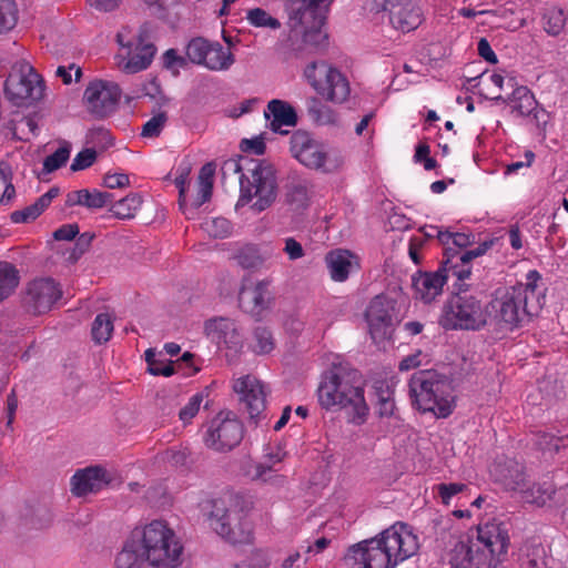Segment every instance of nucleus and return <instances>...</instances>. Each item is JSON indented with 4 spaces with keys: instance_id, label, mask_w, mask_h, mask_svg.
<instances>
[{
    "instance_id": "1",
    "label": "nucleus",
    "mask_w": 568,
    "mask_h": 568,
    "mask_svg": "<svg viewBox=\"0 0 568 568\" xmlns=\"http://www.w3.org/2000/svg\"><path fill=\"white\" fill-rule=\"evenodd\" d=\"M417 550V536L408 525L396 523L378 537L351 546L343 560L347 568H395Z\"/></svg>"
},
{
    "instance_id": "2",
    "label": "nucleus",
    "mask_w": 568,
    "mask_h": 568,
    "mask_svg": "<svg viewBox=\"0 0 568 568\" xmlns=\"http://www.w3.org/2000/svg\"><path fill=\"white\" fill-rule=\"evenodd\" d=\"M317 398L326 410L339 409L346 413L351 424L366 423L369 407L365 399V382L356 369L335 367L323 374L317 388Z\"/></svg>"
},
{
    "instance_id": "3",
    "label": "nucleus",
    "mask_w": 568,
    "mask_h": 568,
    "mask_svg": "<svg viewBox=\"0 0 568 568\" xmlns=\"http://www.w3.org/2000/svg\"><path fill=\"white\" fill-rule=\"evenodd\" d=\"M245 162L246 173L240 176V196L236 210L250 206L254 213H261L271 207L277 199L278 183L276 170L267 160L230 159L223 163L222 171L240 173Z\"/></svg>"
},
{
    "instance_id": "4",
    "label": "nucleus",
    "mask_w": 568,
    "mask_h": 568,
    "mask_svg": "<svg viewBox=\"0 0 568 568\" xmlns=\"http://www.w3.org/2000/svg\"><path fill=\"white\" fill-rule=\"evenodd\" d=\"M540 274L532 270L526 275V283H518L491 302L494 321L504 331L513 332L541 308L544 296L537 292Z\"/></svg>"
},
{
    "instance_id": "5",
    "label": "nucleus",
    "mask_w": 568,
    "mask_h": 568,
    "mask_svg": "<svg viewBox=\"0 0 568 568\" xmlns=\"http://www.w3.org/2000/svg\"><path fill=\"white\" fill-rule=\"evenodd\" d=\"M412 406L437 418L448 417L455 406L452 381L434 369L414 373L408 383Z\"/></svg>"
},
{
    "instance_id": "6",
    "label": "nucleus",
    "mask_w": 568,
    "mask_h": 568,
    "mask_svg": "<svg viewBox=\"0 0 568 568\" xmlns=\"http://www.w3.org/2000/svg\"><path fill=\"white\" fill-rule=\"evenodd\" d=\"M145 560L153 568H179L182 564L183 545L175 531L163 520H153L134 529Z\"/></svg>"
},
{
    "instance_id": "7",
    "label": "nucleus",
    "mask_w": 568,
    "mask_h": 568,
    "mask_svg": "<svg viewBox=\"0 0 568 568\" xmlns=\"http://www.w3.org/2000/svg\"><path fill=\"white\" fill-rule=\"evenodd\" d=\"M207 515L210 527L232 544L244 542L250 538V528L245 521L243 498L237 494L225 493L210 501Z\"/></svg>"
},
{
    "instance_id": "8",
    "label": "nucleus",
    "mask_w": 568,
    "mask_h": 568,
    "mask_svg": "<svg viewBox=\"0 0 568 568\" xmlns=\"http://www.w3.org/2000/svg\"><path fill=\"white\" fill-rule=\"evenodd\" d=\"M334 0H287L286 9L294 31L302 34L303 42L323 45L327 33L323 30L328 8Z\"/></svg>"
},
{
    "instance_id": "9",
    "label": "nucleus",
    "mask_w": 568,
    "mask_h": 568,
    "mask_svg": "<svg viewBox=\"0 0 568 568\" xmlns=\"http://www.w3.org/2000/svg\"><path fill=\"white\" fill-rule=\"evenodd\" d=\"M438 323L445 329L479 331L487 323L486 304L467 291L456 292L442 308Z\"/></svg>"
},
{
    "instance_id": "10",
    "label": "nucleus",
    "mask_w": 568,
    "mask_h": 568,
    "mask_svg": "<svg viewBox=\"0 0 568 568\" xmlns=\"http://www.w3.org/2000/svg\"><path fill=\"white\" fill-rule=\"evenodd\" d=\"M290 153L303 166L325 174L338 171L344 163L337 152L303 130L291 135Z\"/></svg>"
},
{
    "instance_id": "11",
    "label": "nucleus",
    "mask_w": 568,
    "mask_h": 568,
    "mask_svg": "<svg viewBox=\"0 0 568 568\" xmlns=\"http://www.w3.org/2000/svg\"><path fill=\"white\" fill-rule=\"evenodd\" d=\"M304 78L312 89L326 102L343 104L351 95L348 78L326 61H313L304 69Z\"/></svg>"
},
{
    "instance_id": "12",
    "label": "nucleus",
    "mask_w": 568,
    "mask_h": 568,
    "mask_svg": "<svg viewBox=\"0 0 568 568\" xmlns=\"http://www.w3.org/2000/svg\"><path fill=\"white\" fill-rule=\"evenodd\" d=\"M466 547L477 548L471 557L476 559L480 555V561L484 568H496L501 561V556L507 552L509 545V535L507 526L504 523L493 520L478 526L475 535L459 540Z\"/></svg>"
},
{
    "instance_id": "13",
    "label": "nucleus",
    "mask_w": 568,
    "mask_h": 568,
    "mask_svg": "<svg viewBox=\"0 0 568 568\" xmlns=\"http://www.w3.org/2000/svg\"><path fill=\"white\" fill-rule=\"evenodd\" d=\"M116 41L121 47L118 58L119 68L129 74L138 73L150 67L156 53L155 45L150 41L145 26L141 27L138 34L128 39L125 30L116 34Z\"/></svg>"
},
{
    "instance_id": "14",
    "label": "nucleus",
    "mask_w": 568,
    "mask_h": 568,
    "mask_svg": "<svg viewBox=\"0 0 568 568\" xmlns=\"http://www.w3.org/2000/svg\"><path fill=\"white\" fill-rule=\"evenodd\" d=\"M244 427L232 412H220L206 424L205 446L215 452H229L243 439Z\"/></svg>"
},
{
    "instance_id": "15",
    "label": "nucleus",
    "mask_w": 568,
    "mask_h": 568,
    "mask_svg": "<svg viewBox=\"0 0 568 568\" xmlns=\"http://www.w3.org/2000/svg\"><path fill=\"white\" fill-rule=\"evenodd\" d=\"M41 78L28 62L13 65L4 82V93L13 104L22 105L41 95Z\"/></svg>"
},
{
    "instance_id": "16",
    "label": "nucleus",
    "mask_w": 568,
    "mask_h": 568,
    "mask_svg": "<svg viewBox=\"0 0 568 568\" xmlns=\"http://www.w3.org/2000/svg\"><path fill=\"white\" fill-rule=\"evenodd\" d=\"M372 10L387 12L389 23L402 32H410L422 23V10L417 0H372Z\"/></svg>"
},
{
    "instance_id": "17",
    "label": "nucleus",
    "mask_w": 568,
    "mask_h": 568,
    "mask_svg": "<svg viewBox=\"0 0 568 568\" xmlns=\"http://www.w3.org/2000/svg\"><path fill=\"white\" fill-rule=\"evenodd\" d=\"M365 316L373 338L385 339L398 322L396 301L385 294L376 295L369 302Z\"/></svg>"
},
{
    "instance_id": "18",
    "label": "nucleus",
    "mask_w": 568,
    "mask_h": 568,
    "mask_svg": "<svg viewBox=\"0 0 568 568\" xmlns=\"http://www.w3.org/2000/svg\"><path fill=\"white\" fill-rule=\"evenodd\" d=\"M490 246L491 242H484L477 247L464 252H458L452 247L446 250L444 254L445 260L442 262L439 267L443 268V273H446L447 281L450 277L456 280L454 282V287L457 292L466 291L465 280L469 278L471 275L470 262L474 258L484 255Z\"/></svg>"
},
{
    "instance_id": "19",
    "label": "nucleus",
    "mask_w": 568,
    "mask_h": 568,
    "mask_svg": "<svg viewBox=\"0 0 568 568\" xmlns=\"http://www.w3.org/2000/svg\"><path fill=\"white\" fill-rule=\"evenodd\" d=\"M121 98L120 87L110 81H91L83 94L87 110L95 118H105L115 111Z\"/></svg>"
},
{
    "instance_id": "20",
    "label": "nucleus",
    "mask_w": 568,
    "mask_h": 568,
    "mask_svg": "<svg viewBox=\"0 0 568 568\" xmlns=\"http://www.w3.org/2000/svg\"><path fill=\"white\" fill-rule=\"evenodd\" d=\"M62 297V290L58 282L50 277H40L28 283L23 295V305L29 313L44 314Z\"/></svg>"
},
{
    "instance_id": "21",
    "label": "nucleus",
    "mask_w": 568,
    "mask_h": 568,
    "mask_svg": "<svg viewBox=\"0 0 568 568\" xmlns=\"http://www.w3.org/2000/svg\"><path fill=\"white\" fill-rule=\"evenodd\" d=\"M204 332L219 348L227 351L226 356H236L243 348L244 339L235 321L227 317L210 318L204 324Z\"/></svg>"
},
{
    "instance_id": "22",
    "label": "nucleus",
    "mask_w": 568,
    "mask_h": 568,
    "mask_svg": "<svg viewBox=\"0 0 568 568\" xmlns=\"http://www.w3.org/2000/svg\"><path fill=\"white\" fill-rule=\"evenodd\" d=\"M270 282L262 280L244 283L239 293V305L243 312L260 317L272 304Z\"/></svg>"
},
{
    "instance_id": "23",
    "label": "nucleus",
    "mask_w": 568,
    "mask_h": 568,
    "mask_svg": "<svg viewBox=\"0 0 568 568\" xmlns=\"http://www.w3.org/2000/svg\"><path fill=\"white\" fill-rule=\"evenodd\" d=\"M493 480L506 490L520 491L526 487L525 466L513 458H497L489 468Z\"/></svg>"
},
{
    "instance_id": "24",
    "label": "nucleus",
    "mask_w": 568,
    "mask_h": 568,
    "mask_svg": "<svg viewBox=\"0 0 568 568\" xmlns=\"http://www.w3.org/2000/svg\"><path fill=\"white\" fill-rule=\"evenodd\" d=\"M233 389L240 396V400L245 404L250 416L258 417L266 402V393L261 382L252 375H246L234 382Z\"/></svg>"
},
{
    "instance_id": "25",
    "label": "nucleus",
    "mask_w": 568,
    "mask_h": 568,
    "mask_svg": "<svg viewBox=\"0 0 568 568\" xmlns=\"http://www.w3.org/2000/svg\"><path fill=\"white\" fill-rule=\"evenodd\" d=\"M446 283L447 275L440 267L434 272H418L412 277L414 297L426 304L430 303L442 295Z\"/></svg>"
},
{
    "instance_id": "26",
    "label": "nucleus",
    "mask_w": 568,
    "mask_h": 568,
    "mask_svg": "<svg viewBox=\"0 0 568 568\" xmlns=\"http://www.w3.org/2000/svg\"><path fill=\"white\" fill-rule=\"evenodd\" d=\"M109 484V475L102 467H88L71 477V491L78 497L97 493Z\"/></svg>"
},
{
    "instance_id": "27",
    "label": "nucleus",
    "mask_w": 568,
    "mask_h": 568,
    "mask_svg": "<svg viewBox=\"0 0 568 568\" xmlns=\"http://www.w3.org/2000/svg\"><path fill=\"white\" fill-rule=\"evenodd\" d=\"M325 263L332 281L343 283L349 275L359 270V262L348 250L336 248L325 256Z\"/></svg>"
},
{
    "instance_id": "28",
    "label": "nucleus",
    "mask_w": 568,
    "mask_h": 568,
    "mask_svg": "<svg viewBox=\"0 0 568 568\" xmlns=\"http://www.w3.org/2000/svg\"><path fill=\"white\" fill-rule=\"evenodd\" d=\"M311 204L308 185L305 180H293L285 185L283 206L292 217L305 214Z\"/></svg>"
},
{
    "instance_id": "29",
    "label": "nucleus",
    "mask_w": 568,
    "mask_h": 568,
    "mask_svg": "<svg viewBox=\"0 0 568 568\" xmlns=\"http://www.w3.org/2000/svg\"><path fill=\"white\" fill-rule=\"evenodd\" d=\"M264 116L270 121V129L281 134L287 133V131L281 130L282 126H295L298 120L295 109L288 102L280 99L268 101Z\"/></svg>"
},
{
    "instance_id": "30",
    "label": "nucleus",
    "mask_w": 568,
    "mask_h": 568,
    "mask_svg": "<svg viewBox=\"0 0 568 568\" xmlns=\"http://www.w3.org/2000/svg\"><path fill=\"white\" fill-rule=\"evenodd\" d=\"M507 87L513 89L511 94L507 99H505L501 94H496L491 97V100L509 103L511 105L513 112H516L520 116L529 115L535 110L537 104V101L535 100L531 91L525 85L516 87L514 77H508Z\"/></svg>"
},
{
    "instance_id": "31",
    "label": "nucleus",
    "mask_w": 568,
    "mask_h": 568,
    "mask_svg": "<svg viewBox=\"0 0 568 568\" xmlns=\"http://www.w3.org/2000/svg\"><path fill=\"white\" fill-rule=\"evenodd\" d=\"M113 202V195L109 192H102L97 189H82L67 194L65 204L68 206L81 205L88 209H102Z\"/></svg>"
},
{
    "instance_id": "32",
    "label": "nucleus",
    "mask_w": 568,
    "mask_h": 568,
    "mask_svg": "<svg viewBox=\"0 0 568 568\" xmlns=\"http://www.w3.org/2000/svg\"><path fill=\"white\" fill-rule=\"evenodd\" d=\"M59 195L58 187H51L42 194L37 201L22 209L11 213L10 219L13 223H28L34 221L51 204L52 200Z\"/></svg>"
},
{
    "instance_id": "33",
    "label": "nucleus",
    "mask_w": 568,
    "mask_h": 568,
    "mask_svg": "<svg viewBox=\"0 0 568 568\" xmlns=\"http://www.w3.org/2000/svg\"><path fill=\"white\" fill-rule=\"evenodd\" d=\"M519 493L524 501L542 507L554 498L556 487L549 480L528 485V480L526 479V487H523Z\"/></svg>"
},
{
    "instance_id": "34",
    "label": "nucleus",
    "mask_w": 568,
    "mask_h": 568,
    "mask_svg": "<svg viewBox=\"0 0 568 568\" xmlns=\"http://www.w3.org/2000/svg\"><path fill=\"white\" fill-rule=\"evenodd\" d=\"M145 560L143 550L140 548V542L134 536V530L131 534L115 558L116 568H140Z\"/></svg>"
},
{
    "instance_id": "35",
    "label": "nucleus",
    "mask_w": 568,
    "mask_h": 568,
    "mask_svg": "<svg viewBox=\"0 0 568 568\" xmlns=\"http://www.w3.org/2000/svg\"><path fill=\"white\" fill-rule=\"evenodd\" d=\"M234 63V57L229 48L219 42H209V50L203 65L213 71L227 70Z\"/></svg>"
},
{
    "instance_id": "36",
    "label": "nucleus",
    "mask_w": 568,
    "mask_h": 568,
    "mask_svg": "<svg viewBox=\"0 0 568 568\" xmlns=\"http://www.w3.org/2000/svg\"><path fill=\"white\" fill-rule=\"evenodd\" d=\"M473 551L477 552L478 550L457 542L449 554L450 568H484L480 555L474 559Z\"/></svg>"
},
{
    "instance_id": "37",
    "label": "nucleus",
    "mask_w": 568,
    "mask_h": 568,
    "mask_svg": "<svg viewBox=\"0 0 568 568\" xmlns=\"http://www.w3.org/2000/svg\"><path fill=\"white\" fill-rule=\"evenodd\" d=\"M280 456H268V463H256L251 466V468L247 471V475L251 477L252 480H260L263 483H283L284 477L276 474V471L273 469V465L281 462Z\"/></svg>"
},
{
    "instance_id": "38",
    "label": "nucleus",
    "mask_w": 568,
    "mask_h": 568,
    "mask_svg": "<svg viewBox=\"0 0 568 568\" xmlns=\"http://www.w3.org/2000/svg\"><path fill=\"white\" fill-rule=\"evenodd\" d=\"M142 199L138 193H130L125 197L114 202L110 212L118 219H132L141 207Z\"/></svg>"
},
{
    "instance_id": "39",
    "label": "nucleus",
    "mask_w": 568,
    "mask_h": 568,
    "mask_svg": "<svg viewBox=\"0 0 568 568\" xmlns=\"http://www.w3.org/2000/svg\"><path fill=\"white\" fill-rule=\"evenodd\" d=\"M19 284L16 267L8 262H0V302L8 298Z\"/></svg>"
},
{
    "instance_id": "40",
    "label": "nucleus",
    "mask_w": 568,
    "mask_h": 568,
    "mask_svg": "<svg viewBox=\"0 0 568 568\" xmlns=\"http://www.w3.org/2000/svg\"><path fill=\"white\" fill-rule=\"evenodd\" d=\"M162 355L158 357V354L154 349L149 348L145 351V362L148 364V372L154 376H172L176 369L174 367V363L166 358H161Z\"/></svg>"
},
{
    "instance_id": "41",
    "label": "nucleus",
    "mask_w": 568,
    "mask_h": 568,
    "mask_svg": "<svg viewBox=\"0 0 568 568\" xmlns=\"http://www.w3.org/2000/svg\"><path fill=\"white\" fill-rule=\"evenodd\" d=\"M19 10L14 0H0V34L11 31L18 22Z\"/></svg>"
},
{
    "instance_id": "42",
    "label": "nucleus",
    "mask_w": 568,
    "mask_h": 568,
    "mask_svg": "<svg viewBox=\"0 0 568 568\" xmlns=\"http://www.w3.org/2000/svg\"><path fill=\"white\" fill-rule=\"evenodd\" d=\"M113 322L109 314H98L92 323L91 334L95 343L102 344L111 338Z\"/></svg>"
},
{
    "instance_id": "43",
    "label": "nucleus",
    "mask_w": 568,
    "mask_h": 568,
    "mask_svg": "<svg viewBox=\"0 0 568 568\" xmlns=\"http://www.w3.org/2000/svg\"><path fill=\"white\" fill-rule=\"evenodd\" d=\"M246 20L248 24L254 28H267L271 30H277L281 28L280 20L272 17L266 10L262 8H253L247 10Z\"/></svg>"
},
{
    "instance_id": "44",
    "label": "nucleus",
    "mask_w": 568,
    "mask_h": 568,
    "mask_svg": "<svg viewBox=\"0 0 568 568\" xmlns=\"http://www.w3.org/2000/svg\"><path fill=\"white\" fill-rule=\"evenodd\" d=\"M275 342L270 329L257 326L253 332L251 348L256 354H268L274 349Z\"/></svg>"
},
{
    "instance_id": "45",
    "label": "nucleus",
    "mask_w": 568,
    "mask_h": 568,
    "mask_svg": "<svg viewBox=\"0 0 568 568\" xmlns=\"http://www.w3.org/2000/svg\"><path fill=\"white\" fill-rule=\"evenodd\" d=\"M567 17L562 9L552 7L544 14V29L548 34L557 36L565 28Z\"/></svg>"
},
{
    "instance_id": "46",
    "label": "nucleus",
    "mask_w": 568,
    "mask_h": 568,
    "mask_svg": "<svg viewBox=\"0 0 568 568\" xmlns=\"http://www.w3.org/2000/svg\"><path fill=\"white\" fill-rule=\"evenodd\" d=\"M237 263L243 268H260L265 263V256L261 254L256 246H245L236 255Z\"/></svg>"
},
{
    "instance_id": "47",
    "label": "nucleus",
    "mask_w": 568,
    "mask_h": 568,
    "mask_svg": "<svg viewBox=\"0 0 568 568\" xmlns=\"http://www.w3.org/2000/svg\"><path fill=\"white\" fill-rule=\"evenodd\" d=\"M71 145L67 142L61 144L52 154L43 161V172L51 173L62 168L70 158Z\"/></svg>"
},
{
    "instance_id": "48",
    "label": "nucleus",
    "mask_w": 568,
    "mask_h": 568,
    "mask_svg": "<svg viewBox=\"0 0 568 568\" xmlns=\"http://www.w3.org/2000/svg\"><path fill=\"white\" fill-rule=\"evenodd\" d=\"M207 50V40L203 38H194L186 45V57L193 63L203 64Z\"/></svg>"
},
{
    "instance_id": "49",
    "label": "nucleus",
    "mask_w": 568,
    "mask_h": 568,
    "mask_svg": "<svg viewBox=\"0 0 568 568\" xmlns=\"http://www.w3.org/2000/svg\"><path fill=\"white\" fill-rule=\"evenodd\" d=\"M168 121V114L164 111H159L153 116L148 120L142 126V136L144 138H158L165 123Z\"/></svg>"
},
{
    "instance_id": "50",
    "label": "nucleus",
    "mask_w": 568,
    "mask_h": 568,
    "mask_svg": "<svg viewBox=\"0 0 568 568\" xmlns=\"http://www.w3.org/2000/svg\"><path fill=\"white\" fill-rule=\"evenodd\" d=\"M204 399L203 393L192 395L189 402L180 409L179 417L184 423H190L199 413Z\"/></svg>"
},
{
    "instance_id": "51",
    "label": "nucleus",
    "mask_w": 568,
    "mask_h": 568,
    "mask_svg": "<svg viewBox=\"0 0 568 568\" xmlns=\"http://www.w3.org/2000/svg\"><path fill=\"white\" fill-rule=\"evenodd\" d=\"M231 223L224 217H214L204 223V230L213 237H225L231 232Z\"/></svg>"
},
{
    "instance_id": "52",
    "label": "nucleus",
    "mask_w": 568,
    "mask_h": 568,
    "mask_svg": "<svg viewBox=\"0 0 568 568\" xmlns=\"http://www.w3.org/2000/svg\"><path fill=\"white\" fill-rule=\"evenodd\" d=\"M313 120L321 125L334 124L336 122V113L325 104H316L308 110Z\"/></svg>"
},
{
    "instance_id": "53",
    "label": "nucleus",
    "mask_w": 568,
    "mask_h": 568,
    "mask_svg": "<svg viewBox=\"0 0 568 568\" xmlns=\"http://www.w3.org/2000/svg\"><path fill=\"white\" fill-rule=\"evenodd\" d=\"M396 384L397 381L394 377L376 379L374 389L377 402L394 398Z\"/></svg>"
},
{
    "instance_id": "54",
    "label": "nucleus",
    "mask_w": 568,
    "mask_h": 568,
    "mask_svg": "<svg viewBox=\"0 0 568 568\" xmlns=\"http://www.w3.org/2000/svg\"><path fill=\"white\" fill-rule=\"evenodd\" d=\"M97 160V151L84 149L80 151L72 161L71 171L77 172L90 168Z\"/></svg>"
},
{
    "instance_id": "55",
    "label": "nucleus",
    "mask_w": 568,
    "mask_h": 568,
    "mask_svg": "<svg viewBox=\"0 0 568 568\" xmlns=\"http://www.w3.org/2000/svg\"><path fill=\"white\" fill-rule=\"evenodd\" d=\"M467 488L465 484L462 483H449V484H439L436 489L437 493L445 505H449L452 498L457 494L464 491Z\"/></svg>"
},
{
    "instance_id": "56",
    "label": "nucleus",
    "mask_w": 568,
    "mask_h": 568,
    "mask_svg": "<svg viewBox=\"0 0 568 568\" xmlns=\"http://www.w3.org/2000/svg\"><path fill=\"white\" fill-rule=\"evenodd\" d=\"M268 566L270 559L267 554L263 550H255L246 560L235 565L234 568H267Z\"/></svg>"
},
{
    "instance_id": "57",
    "label": "nucleus",
    "mask_w": 568,
    "mask_h": 568,
    "mask_svg": "<svg viewBox=\"0 0 568 568\" xmlns=\"http://www.w3.org/2000/svg\"><path fill=\"white\" fill-rule=\"evenodd\" d=\"M163 67L165 69L178 72L180 68H184L186 65V60L178 54L175 49L166 50L162 55Z\"/></svg>"
},
{
    "instance_id": "58",
    "label": "nucleus",
    "mask_w": 568,
    "mask_h": 568,
    "mask_svg": "<svg viewBox=\"0 0 568 568\" xmlns=\"http://www.w3.org/2000/svg\"><path fill=\"white\" fill-rule=\"evenodd\" d=\"M129 184L130 179L125 173H106L103 176V185L108 189H122Z\"/></svg>"
},
{
    "instance_id": "59",
    "label": "nucleus",
    "mask_w": 568,
    "mask_h": 568,
    "mask_svg": "<svg viewBox=\"0 0 568 568\" xmlns=\"http://www.w3.org/2000/svg\"><path fill=\"white\" fill-rule=\"evenodd\" d=\"M284 253L288 256V260L296 261L305 255V251L302 244L294 237H286L284 240Z\"/></svg>"
},
{
    "instance_id": "60",
    "label": "nucleus",
    "mask_w": 568,
    "mask_h": 568,
    "mask_svg": "<svg viewBox=\"0 0 568 568\" xmlns=\"http://www.w3.org/2000/svg\"><path fill=\"white\" fill-rule=\"evenodd\" d=\"M79 234V226L77 223L63 224L53 233L57 241H71Z\"/></svg>"
},
{
    "instance_id": "61",
    "label": "nucleus",
    "mask_w": 568,
    "mask_h": 568,
    "mask_svg": "<svg viewBox=\"0 0 568 568\" xmlns=\"http://www.w3.org/2000/svg\"><path fill=\"white\" fill-rule=\"evenodd\" d=\"M165 460L173 466H184L189 458L186 449L170 448L165 452Z\"/></svg>"
},
{
    "instance_id": "62",
    "label": "nucleus",
    "mask_w": 568,
    "mask_h": 568,
    "mask_svg": "<svg viewBox=\"0 0 568 568\" xmlns=\"http://www.w3.org/2000/svg\"><path fill=\"white\" fill-rule=\"evenodd\" d=\"M242 149L246 152L251 151L256 155H263L265 153L266 145L262 138H253L251 140H243Z\"/></svg>"
},
{
    "instance_id": "63",
    "label": "nucleus",
    "mask_w": 568,
    "mask_h": 568,
    "mask_svg": "<svg viewBox=\"0 0 568 568\" xmlns=\"http://www.w3.org/2000/svg\"><path fill=\"white\" fill-rule=\"evenodd\" d=\"M475 240V235L473 233H465V232H454L453 235V250H457L458 252H462V248L467 247L470 245Z\"/></svg>"
},
{
    "instance_id": "64",
    "label": "nucleus",
    "mask_w": 568,
    "mask_h": 568,
    "mask_svg": "<svg viewBox=\"0 0 568 568\" xmlns=\"http://www.w3.org/2000/svg\"><path fill=\"white\" fill-rule=\"evenodd\" d=\"M213 189V182H199V190L196 194V199L194 201V205L196 207L203 205L211 199Z\"/></svg>"
}]
</instances>
